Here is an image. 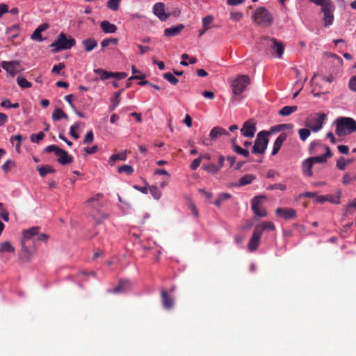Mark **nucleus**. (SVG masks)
Masks as SVG:
<instances>
[{
	"label": "nucleus",
	"instance_id": "e2e57ef3",
	"mask_svg": "<svg viewBox=\"0 0 356 356\" xmlns=\"http://www.w3.org/2000/svg\"><path fill=\"white\" fill-rule=\"evenodd\" d=\"M134 188L135 189H136L137 191L144 193V194H147L149 192V188L147 186H137V185H134Z\"/></svg>",
	"mask_w": 356,
	"mask_h": 356
},
{
	"label": "nucleus",
	"instance_id": "f3484780",
	"mask_svg": "<svg viewBox=\"0 0 356 356\" xmlns=\"http://www.w3.org/2000/svg\"><path fill=\"white\" fill-rule=\"evenodd\" d=\"M326 152L322 155L309 157V159L314 163H323L327 161V159L332 156V153L328 147H325Z\"/></svg>",
	"mask_w": 356,
	"mask_h": 356
},
{
	"label": "nucleus",
	"instance_id": "5701e85b",
	"mask_svg": "<svg viewBox=\"0 0 356 356\" xmlns=\"http://www.w3.org/2000/svg\"><path fill=\"white\" fill-rule=\"evenodd\" d=\"M58 156V162L63 165H66L71 163L73 161V159L71 156H70L67 152L63 149H62L58 154H57Z\"/></svg>",
	"mask_w": 356,
	"mask_h": 356
},
{
	"label": "nucleus",
	"instance_id": "2f4dec72",
	"mask_svg": "<svg viewBox=\"0 0 356 356\" xmlns=\"http://www.w3.org/2000/svg\"><path fill=\"white\" fill-rule=\"evenodd\" d=\"M17 82L19 86L23 89L30 88L32 87L31 83L22 76H18L17 78Z\"/></svg>",
	"mask_w": 356,
	"mask_h": 356
},
{
	"label": "nucleus",
	"instance_id": "f8f14e48",
	"mask_svg": "<svg viewBox=\"0 0 356 356\" xmlns=\"http://www.w3.org/2000/svg\"><path fill=\"white\" fill-rule=\"evenodd\" d=\"M256 124L253 120L246 121L241 129L242 135L247 138H252L256 132Z\"/></svg>",
	"mask_w": 356,
	"mask_h": 356
},
{
	"label": "nucleus",
	"instance_id": "b1692460",
	"mask_svg": "<svg viewBox=\"0 0 356 356\" xmlns=\"http://www.w3.org/2000/svg\"><path fill=\"white\" fill-rule=\"evenodd\" d=\"M100 26L103 31L106 33H115L117 31L116 26L106 20L102 22L100 24Z\"/></svg>",
	"mask_w": 356,
	"mask_h": 356
},
{
	"label": "nucleus",
	"instance_id": "6ab92c4d",
	"mask_svg": "<svg viewBox=\"0 0 356 356\" xmlns=\"http://www.w3.org/2000/svg\"><path fill=\"white\" fill-rule=\"evenodd\" d=\"M286 138V134L285 133L281 134L275 140L272 150V155H275L280 151L283 143Z\"/></svg>",
	"mask_w": 356,
	"mask_h": 356
},
{
	"label": "nucleus",
	"instance_id": "1a4fd4ad",
	"mask_svg": "<svg viewBox=\"0 0 356 356\" xmlns=\"http://www.w3.org/2000/svg\"><path fill=\"white\" fill-rule=\"evenodd\" d=\"M325 117L323 113H316L307 120L306 126L313 131L317 132L322 129Z\"/></svg>",
	"mask_w": 356,
	"mask_h": 356
},
{
	"label": "nucleus",
	"instance_id": "6e6552de",
	"mask_svg": "<svg viewBox=\"0 0 356 356\" xmlns=\"http://www.w3.org/2000/svg\"><path fill=\"white\" fill-rule=\"evenodd\" d=\"M39 233V227H33L30 229H26L22 232V251L28 252L29 249L31 248L29 244V241H32L33 244L34 243V238Z\"/></svg>",
	"mask_w": 356,
	"mask_h": 356
},
{
	"label": "nucleus",
	"instance_id": "7ed1b4c3",
	"mask_svg": "<svg viewBox=\"0 0 356 356\" xmlns=\"http://www.w3.org/2000/svg\"><path fill=\"white\" fill-rule=\"evenodd\" d=\"M336 134L339 136L350 134L356 131V121L348 117H341L335 120Z\"/></svg>",
	"mask_w": 356,
	"mask_h": 356
},
{
	"label": "nucleus",
	"instance_id": "864d4df0",
	"mask_svg": "<svg viewBox=\"0 0 356 356\" xmlns=\"http://www.w3.org/2000/svg\"><path fill=\"white\" fill-rule=\"evenodd\" d=\"M230 17L233 21L238 22L243 17V13L241 12H232L230 13Z\"/></svg>",
	"mask_w": 356,
	"mask_h": 356
},
{
	"label": "nucleus",
	"instance_id": "a19ab883",
	"mask_svg": "<svg viewBox=\"0 0 356 356\" xmlns=\"http://www.w3.org/2000/svg\"><path fill=\"white\" fill-rule=\"evenodd\" d=\"M213 17L212 15H207L202 19V26L205 30L209 29V25L213 22Z\"/></svg>",
	"mask_w": 356,
	"mask_h": 356
},
{
	"label": "nucleus",
	"instance_id": "49530a36",
	"mask_svg": "<svg viewBox=\"0 0 356 356\" xmlns=\"http://www.w3.org/2000/svg\"><path fill=\"white\" fill-rule=\"evenodd\" d=\"M31 38L33 40L38 42H41L43 40V38L42 37V33L40 31V30H38L37 29L32 33Z\"/></svg>",
	"mask_w": 356,
	"mask_h": 356
},
{
	"label": "nucleus",
	"instance_id": "052dcab7",
	"mask_svg": "<svg viewBox=\"0 0 356 356\" xmlns=\"http://www.w3.org/2000/svg\"><path fill=\"white\" fill-rule=\"evenodd\" d=\"M325 55L327 56V57H330V58H333L336 59L340 65L343 64L342 58H340L337 54H332V53H325Z\"/></svg>",
	"mask_w": 356,
	"mask_h": 356
},
{
	"label": "nucleus",
	"instance_id": "20e7f679",
	"mask_svg": "<svg viewBox=\"0 0 356 356\" xmlns=\"http://www.w3.org/2000/svg\"><path fill=\"white\" fill-rule=\"evenodd\" d=\"M229 82L233 95L240 96L250 85V79L248 75H238L236 78L229 80Z\"/></svg>",
	"mask_w": 356,
	"mask_h": 356
},
{
	"label": "nucleus",
	"instance_id": "0e129e2a",
	"mask_svg": "<svg viewBox=\"0 0 356 356\" xmlns=\"http://www.w3.org/2000/svg\"><path fill=\"white\" fill-rule=\"evenodd\" d=\"M8 12V6L5 3L0 4V18L3 14Z\"/></svg>",
	"mask_w": 356,
	"mask_h": 356
},
{
	"label": "nucleus",
	"instance_id": "6e6d98bb",
	"mask_svg": "<svg viewBox=\"0 0 356 356\" xmlns=\"http://www.w3.org/2000/svg\"><path fill=\"white\" fill-rule=\"evenodd\" d=\"M127 76L125 72H111V78H116L118 79H123Z\"/></svg>",
	"mask_w": 356,
	"mask_h": 356
},
{
	"label": "nucleus",
	"instance_id": "0eeeda50",
	"mask_svg": "<svg viewBox=\"0 0 356 356\" xmlns=\"http://www.w3.org/2000/svg\"><path fill=\"white\" fill-rule=\"evenodd\" d=\"M268 134L266 131H260L257 134L252 147L254 154H264L265 152L268 143Z\"/></svg>",
	"mask_w": 356,
	"mask_h": 356
},
{
	"label": "nucleus",
	"instance_id": "bb28decb",
	"mask_svg": "<svg viewBox=\"0 0 356 356\" xmlns=\"http://www.w3.org/2000/svg\"><path fill=\"white\" fill-rule=\"evenodd\" d=\"M297 110L296 106H285L279 111L278 113L282 116H289Z\"/></svg>",
	"mask_w": 356,
	"mask_h": 356
},
{
	"label": "nucleus",
	"instance_id": "aec40b11",
	"mask_svg": "<svg viewBox=\"0 0 356 356\" xmlns=\"http://www.w3.org/2000/svg\"><path fill=\"white\" fill-rule=\"evenodd\" d=\"M313 163L309 158L304 160L302 163V171L304 175L307 177H312Z\"/></svg>",
	"mask_w": 356,
	"mask_h": 356
},
{
	"label": "nucleus",
	"instance_id": "393cba45",
	"mask_svg": "<svg viewBox=\"0 0 356 356\" xmlns=\"http://www.w3.org/2000/svg\"><path fill=\"white\" fill-rule=\"evenodd\" d=\"M82 44L87 52L92 51L97 46V42L94 38H87L83 40Z\"/></svg>",
	"mask_w": 356,
	"mask_h": 356
},
{
	"label": "nucleus",
	"instance_id": "473e14b6",
	"mask_svg": "<svg viewBox=\"0 0 356 356\" xmlns=\"http://www.w3.org/2000/svg\"><path fill=\"white\" fill-rule=\"evenodd\" d=\"M254 179L255 177L253 175L247 174L240 179L239 186L248 185L250 184Z\"/></svg>",
	"mask_w": 356,
	"mask_h": 356
},
{
	"label": "nucleus",
	"instance_id": "cd10ccee",
	"mask_svg": "<svg viewBox=\"0 0 356 356\" xmlns=\"http://www.w3.org/2000/svg\"><path fill=\"white\" fill-rule=\"evenodd\" d=\"M232 148L236 153L242 155L244 157H248L250 154L248 150L241 147L236 143V139L232 140Z\"/></svg>",
	"mask_w": 356,
	"mask_h": 356
},
{
	"label": "nucleus",
	"instance_id": "4c0bfd02",
	"mask_svg": "<svg viewBox=\"0 0 356 356\" xmlns=\"http://www.w3.org/2000/svg\"><path fill=\"white\" fill-rule=\"evenodd\" d=\"M119 173H126L127 175H131L134 172V168L132 166L129 165H123L118 168V170Z\"/></svg>",
	"mask_w": 356,
	"mask_h": 356
},
{
	"label": "nucleus",
	"instance_id": "a878e982",
	"mask_svg": "<svg viewBox=\"0 0 356 356\" xmlns=\"http://www.w3.org/2000/svg\"><path fill=\"white\" fill-rule=\"evenodd\" d=\"M184 29L182 24H179L177 26L168 28L164 31V35L168 37L175 36L177 35Z\"/></svg>",
	"mask_w": 356,
	"mask_h": 356
},
{
	"label": "nucleus",
	"instance_id": "603ef678",
	"mask_svg": "<svg viewBox=\"0 0 356 356\" xmlns=\"http://www.w3.org/2000/svg\"><path fill=\"white\" fill-rule=\"evenodd\" d=\"M45 150L47 152H54L57 155V154H58L62 150V149H60V147H58V146H56L55 145H51L47 146L46 147Z\"/></svg>",
	"mask_w": 356,
	"mask_h": 356
},
{
	"label": "nucleus",
	"instance_id": "de8ad7c7",
	"mask_svg": "<svg viewBox=\"0 0 356 356\" xmlns=\"http://www.w3.org/2000/svg\"><path fill=\"white\" fill-rule=\"evenodd\" d=\"M339 195L340 193H339L338 195H326L325 197L327 199V202H330L333 204H339Z\"/></svg>",
	"mask_w": 356,
	"mask_h": 356
},
{
	"label": "nucleus",
	"instance_id": "79ce46f5",
	"mask_svg": "<svg viewBox=\"0 0 356 356\" xmlns=\"http://www.w3.org/2000/svg\"><path fill=\"white\" fill-rule=\"evenodd\" d=\"M120 1L121 0H108L107 6L109 9L116 11L118 10Z\"/></svg>",
	"mask_w": 356,
	"mask_h": 356
},
{
	"label": "nucleus",
	"instance_id": "a18cd8bd",
	"mask_svg": "<svg viewBox=\"0 0 356 356\" xmlns=\"http://www.w3.org/2000/svg\"><path fill=\"white\" fill-rule=\"evenodd\" d=\"M300 138L305 141L310 135V130L308 129H300L298 131Z\"/></svg>",
	"mask_w": 356,
	"mask_h": 356
},
{
	"label": "nucleus",
	"instance_id": "f257e3e1",
	"mask_svg": "<svg viewBox=\"0 0 356 356\" xmlns=\"http://www.w3.org/2000/svg\"><path fill=\"white\" fill-rule=\"evenodd\" d=\"M275 229L274 223L271 221H264L255 225L252 237L248 244V250L254 252L260 244V239L264 231H273Z\"/></svg>",
	"mask_w": 356,
	"mask_h": 356
},
{
	"label": "nucleus",
	"instance_id": "9b49d317",
	"mask_svg": "<svg viewBox=\"0 0 356 356\" xmlns=\"http://www.w3.org/2000/svg\"><path fill=\"white\" fill-rule=\"evenodd\" d=\"M15 252V247L8 241H3L0 243V259L2 260L8 259L10 254Z\"/></svg>",
	"mask_w": 356,
	"mask_h": 356
},
{
	"label": "nucleus",
	"instance_id": "72a5a7b5",
	"mask_svg": "<svg viewBox=\"0 0 356 356\" xmlns=\"http://www.w3.org/2000/svg\"><path fill=\"white\" fill-rule=\"evenodd\" d=\"M94 72L100 76L102 80H106L111 78V72H108L103 69L98 68L94 70Z\"/></svg>",
	"mask_w": 356,
	"mask_h": 356
},
{
	"label": "nucleus",
	"instance_id": "a211bd4d",
	"mask_svg": "<svg viewBox=\"0 0 356 356\" xmlns=\"http://www.w3.org/2000/svg\"><path fill=\"white\" fill-rule=\"evenodd\" d=\"M223 135H229L228 131L222 127H215L211 130L209 137L211 140H215Z\"/></svg>",
	"mask_w": 356,
	"mask_h": 356
},
{
	"label": "nucleus",
	"instance_id": "680f3d73",
	"mask_svg": "<svg viewBox=\"0 0 356 356\" xmlns=\"http://www.w3.org/2000/svg\"><path fill=\"white\" fill-rule=\"evenodd\" d=\"M84 150L88 154H92L97 152L98 147L97 145H94L91 147H86Z\"/></svg>",
	"mask_w": 356,
	"mask_h": 356
},
{
	"label": "nucleus",
	"instance_id": "c756f323",
	"mask_svg": "<svg viewBox=\"0 0 356 356\" xmlns=\"http://www.w3.org/2000/svg\"><path fill=\"white\" fill-rule=\"evenodd\" d=\"M130 287V283L128 281H121L120 282L118 286L112 290L113 293H120L126 291Z\"/></svg>",
	"mask_w": 356,
	"mask_h": 356
},
{
	"label": "nucleus",
	"instance_id": "ea45409f",
	"mask_svg": "<svg viewBox=\"0 0 356 356\" xmlns=\"http://www.w3.org/2000/svg\"><path fill=\"white\" fill-rule=\"evenodd\" d=\"M38 170L41 177H44L47 174L53 172L52 168L49 165L41 166L38 168Z\"/></svg>",
	"mask_w": 356,
	"mask_h": 356
},
{
	"label": "nucleus",
	"instance_id": "412c9836",
	"mask_svg": "<svg viewBox=\"0 0 356 356\" xmlns=\"http://www.w3.org/2000/svg\"><path fill=\"white\" fill-rule=\"evenodd\" d=\"M270 42L271 48L277 53V56L280 58H282L284 49L283 44L274 38L270 39Z\"/></svg>",
	"mask_w": 356,
	"mask_h": 356
},
{
	"label": "nucleus",
	"instance_id": "3c124183",
	"mask_svg": "<svg viewBox=\"0 0 356 356\" xmlns=\"http://www.w3.org/2000/svg\"><path fill=\"white\" fill-rule=\"evenodd\" d=\"M93 140H94L93 132L92 131H90L86 134L83 142L84 144H89V143H92Z\"/></svg>",
	"mask_w": 356,
	"mask_h": 356
},
{
	"label": "nucleus",
	"instance_id": "58836bf2",
	"mask_svg": "<svg viewBox=\"0 0 356 356\" xmlns=\"http://www.w3.org/2000/svg\"><path fill=\"white\" fill-rule=\"evenodd\" d=\"M120 92H115L111 98L112 105L111 106V110H114L120 104Z\"/></svg>",
	"mask_w": 356,
	"mask_h": 356
},
{
	"label": "nucleus",
	"instance_id": "ddd939ff",
	"mask_svg": "<svg viewBox=\"0 0 356 356\" xmlns=\"http://www.w3.org/2000/svg\"><path fill=\"white\" fill-rule=\"evenodd\" d=\"M277 216L286 220H291L296 218V211L292 208H277L275 210Z\"/></svg>",
	"mask_w": 356,
	"mask_h": 356
},
{
	"label": "nucleus",
	"instance_id": "c03bdc74",
	"mask_svg": "<svg viewBox=\"0 0 356 356\" xmlns=\"http://www.w3.org/2000/svg\"><path fill=\"white\" fill-rule=\"evenodd\" d=\"M79 129V124L78 122L74 123L70 127V134L75 139H78L79 137L78 133L76 132V130H78Z\"/></svg>",
	"mask_w": 356,
	"mask_h": 356
},
{
	"label": "nucleus",
	"instance_id": "338daca9",
	"mask_svg": "<svg viewBox=\"0 0 356 356\" xmlns=\"http://www.w3.org/2000/svg\"><path fill=\"white\" fill-rule=\"evenodd\" d=\"M72 98H73V95H66L65 97V100L68 102V104H70V107L73 109V110H75V106L72 103Z\"/></svg>",
	"mask_w": 356,
	"mask_h": 356
},
{
	"label": "nucleus",
	"instance_id": "4be33fe9",
	"mask_svg": "<svg viewBox=\"0 0 356 356\" xmlns=\"http://www.w3.org/2000/svg\"><path fill=\"white\" fill-rule=\"evenodd\" d=\"M20 33V28L18 24H14L6 29V35L9 40L16 38Z\"/></svg>",
	"mask_w": 356,
	"mask_h": 356
},
{
	"label": "nucleus",
	"instance_id": "423d86ee",
	"mask_svg": "<svg viewBox=\"0 0 356 356\" xmlns=\"http://www.w3.org/2000/svg\"><path fill=\"white\" fill-rule=\"evenodd\" d=\"M253 22L260 26H268L273 22L270 13L264 7L255 10L252 15Z\"/></svg>",
	"mask_w": 356,
	"mask_h": 356
},
{
	"label": "nucleus",
	"instance_id": "4468645a",
	"mask_svg": "<svg viewBox=\"0 0 356 356\" xmlns=\"http://www.w3.org/2000/svg\"><path fill=\"white\" fill-rule=\"evenodd\" d=\"M1 67L5 70L8 73H9L11 76H14L17 73V69L19 66V63L18 61L13 60V61H3L1 63Z\"/></svg>",
	"mask_w": 356,
	"mask_h": 356
},
{
	"label": "nucleus",
	"instance_id": "69168bd1",
	"mask_svg": "<svg viewBox=\"0 0 356 356\" xmlns=\"http://www.w3.org/2000/svg\"><path fill=\"white\" fill-rule=\"evenodd\" d=\"M338 150L340 153L347 154L349 151V148L347 145H341L337 147Z\"/></svg>",
	"mask_w": 356,
	"mask_h": 356
},
{
	"label": "nucleus",
	"instance_id": "e433bc0d",
	"mask_svg": "<svg viewBox=\"0 0 356 356\" xmlns=\"http://www.w3.org/2000/svg\"><path fill=\"white\" fill-rule=\"evenodd\" d=\"M118 43V40L117 38H106L102 41L101 46L102 48H106L108 47L110 44L117 45Z\"/></svg>",
	"mask_w": 356,
	"mask_h": 356
},
{
	"label": "nucleus",
	"instance_id": "4d7b16f0",
	"mask_svg": "<svg viewBox=\"0 0 356 356\" xmlns=\"http://www.w3.org/2000/svg\"><path fill=\"white\" fill-rule=\"evenodd\" d=\"M65 68V65L63 63H60L58 65H56L53 67L51 72L55 74H59L60 70Z\"/></svg>",
	"mask_w": 356,
	"mask_h": 356
},
{
	"label": "nucleus",
	"instance_id": "f704fd0d",
	"mask_svg": "<svg viewBox=\"0 0 356 356\" xmlns=\"http://www.w3.org/2000/svg\"><path fill=\"white\" fill-rule=\"evenodd\" d=\"M15 166V162L11 159H8L2 165V170L7 174Z\"/></svg>",
	"mask_w": 356,
	"mask_h": 356
},
{
	"label": "nucleus",
	"instance_id": "9d476101",
	"mask_svg": "<svg viewBox=\"0 0 356 356\" xmlns=\"http://www.w3.org/2000/svg\"><path fill=\"white\" fill-rule=\"evenodd\" d=\"M263 197H256L252 200V209L254 213L259 217H265L267 216L266 210L262 207Z\"/></svg>",
	"mask_w": 356,
	"mask_h": 356
},
{
	"label": "nucleus",
	"instance_id": "39448f33",
	"mask_svg": "<svg viewBox=\"0 0 356 356\" xmlns=\"http://www.w3.org/2000/svg\"><path fill=\"white\" fill-rule=\"evenodd\" d=\"M75 40L70 36L67 37L64 33H60L57 39L51 44L54 53L59 52L63 50L70 49L75 45Z\"/></svg>",
	"mask_w": 356,
	"mask_h": 356
},
{
	"label": "nucleus",
	"instance_id": "dca6fc26",
	"mask_svg": "<svg viewBox=\"0 0 356 356\" xmlns=\"http://www.w3.org/2000/svg\"><path fill=\"white\" fill-rule=\"evenodd\" d=\"M161 298L163 307L166 309H172L174 305V298L164 290L161 291Z\"/></svg>",
	"mask_w": 356,
	"mask_h": 356
},
{
	"label": "nucleus",
	"instance_id": "5fc2aeb1",
	"mask_svg": "<svg viewBox=\"0 0 356 356\" xmlns=\"http://www.w3.org/2000/svg\"><path fill=\"white\" fill-rule=\"evenodd\" d=\"M346 165L347 162L343 157L340 158L337 162V167L341 170L345 169Z\"/></svg>",
	"mask_w": 356,
	"mask_h": 356
},
{
	"label": "nucleus",
	"instance_id": "2eb2a0df",
	"mask_svg": "<svg viewBox=\"0 0 356 356\" xmlns=\"http://www.w3.org/2000/svg\"><path fill=\"white\" fill-rule=\"evenodd\" d=\"M153 12L161 21L168 18V15L165 12V5L163 3H156L153 8Z\"/></svg>",
	"mask_w": 356,
	"mask_h": 356
},
{
	"label": "nucleus",
	"instance_id": "09e8293b",
	"mask_svg": "<svg viewBox=\"0 0 356 356\" xmlns=\"http://www.w3.org/2000/svg\"><path fill=\"white\" fill-rule=\"evenodd\" d=\"M44 137V134L42 132H40L37 134H32L31 136V140L33 143H39Z\"/></svg>",
	"mask_w": 356,
	"mask_h": 356
},
{
	"label": "nucleus",
	"instance_id": "c85d7f7f",
	"mask_svg": "<svg viewBox=\"0 0 356 356\" xmlns=\"http://www.w3.org/2000/svg\"><path fill=\"white\" fill-rule=\"evenodd\" d=\"M62 118H65V119L67 120L68 116L63 112V111L61 108H55L52 113L53 120L58 121Z\"/></svg>",
	"mask_w": 356,
	"mask_h": 356
},
{
	"label": "nucleus",
	"instance_id": "f03ea898",
	"mask_svg": "<svg viewBox=\"0 0 356 356\" xmlns=\"http://www.w3.org/2000/svg\"><path fill=\"white\" fill-rule=\"evenodd\" d=\"M311 2L321 6V12L323 13V25L330 26L334 22L333 13L335 6L331 0H309Z\"/></svg>",
	"mask_w": 356,
	"mask_h": 356
},
{
	"label": "nucleus",
	"instance_id": "bf43d9fd",
	"mask_svg": "<svg viewBox=\"0 0 356 356\" xmlns=\"http://www.w3.org/2000/svg\"><path fill=\"white\" fill-rule=\"evenodd\" d=\"M201 161H202V158H200V157L194 159L193 161L192 162V163L191 164V168L193 170H196L200 166Z\"/></svg>",
	"mask_w": 356,
	"mask_h": 356
},
{
	"label": "nucleus",
	"instance_id": "c9c22d12",
	"mask_svg": "<svg viewBox=\"0 0 356 356\" xmlns=\"http://www.w3.org/2000/svg\"><path fill=\"white\" fill-rule=\"evenodd\" d=\"M149 191L151 193L153 197L156 200H159L161 197L162 192L156 186H152L149 187Z\"/></svg>",
	"mask_w": 356,
	"mask_h": 356
},
{
	"label": "nucleus",
	"instance_id": "13d9d810",
	"mask_svg": "<svg viewBox=\"0 0 356 356\" xmlns=\"http://www.w3.org/2000/svg\"><path fill=\"white\" fill-rule=\"evenodd\" d=\"M349 88L354 92H356V76L351 77L349 81Z\"/></svg>",
	"mask_w": 356,
	"mask_h": 356
},
{
	"label": "nucleus",
	"instance_id": "774afa93",
	"mask_svg": "<svg viewBox=\"0 0 356 356\" xmlns=\"http://www.w3.org/2000/svg\"><path fill=\"white\" fill-rule=\"evenodd\" d=\"M327 199L325 195H316L315 202L316 203L323 204L327 202Z\"/></svg>",
	"mask_w": 356,
	"mask_h": 356
},
{
	"label": "nucleus",
	"instance_id": "7c9ffc66",
	"mask_svg": "<svg viewBox=\"0 0 356 356\" xmlns=\"http://www.w3.org/2000/svg\"><path fill=\"white\" fill-rule=\"evenodd\" d=\"M127 159V152H122L118 154H112L110 161L115 163L117 161H125Z\"/></svg>",
	"mask_w": 356,
	"mask_h": 356
},
{
	"label": "nucleus",
	"instance_id": "37998d69",
	"mask_svg": "<svg viewBox=\"0 0 356 356\" xmlns=\"http://www.w3.org/2000/svg\"><path fill=\"white\" fill-rule=\"evenodd\" d=\"M163 78L172 85H175L178 83V79L170 72L165 73Z\"/></svg>",
	"mask_w": 356,
	"mask_h": 356
},
{
	"label": "nucleus",
	"instance_id": "8fccbe9b",
	"mask_svg": "<svg viewBox=\"0 0 356 356\" xmlns=\"http://www.w3.org/2000/svg\"><path fill=\"white\" fill-rule=\"evenodd\" d=\"M204 169L209 172L216 173L220 170V168H218V166L213 163H209L204 166Z\"/></svg>",
	"mask_w": 356,
	"mask_h": 356
}]
</instances>
